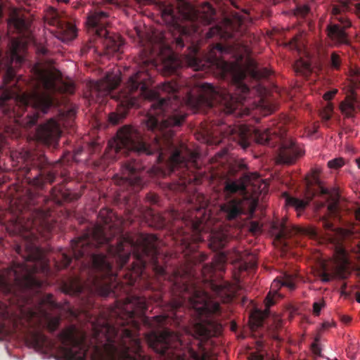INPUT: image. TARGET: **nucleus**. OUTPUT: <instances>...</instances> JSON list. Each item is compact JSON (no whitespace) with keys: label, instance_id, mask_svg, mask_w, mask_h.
I'll list each match as a JSON object with an SVG mask.
<instances>
[{"label":"nucleus","instance_id":"nucleus-25","mask_svg":"<svg viewBox=\"0 0 360 360\" xmlns=\"http://www.w3.org/2000/svg\"><path fill=\"white\" fill-rule=\"evenodd\" d=\"M271 73V72L266 68H255V69L252 70V72L253 77H255V79H266L269 76H270Z\"/></svg>","mask_w":360,"mask_h":360},{"label":"nucleus","instance_id":"nucleus-22","mask_svg":"<svg viewBox=\"0 0 360 360\" xmlns=\"http://www.w3.org/2000/svg\"><path fill=\"white\" fill-rule=\"evenodd\" d=\"M309 1L312 2V0H309L307 1V3H300L298 2L297 0H295L296 7L294 10V14L296 16L299 17H304L306 16L309 11H310V5Z\"/></svg>","mask_w":360,"mask_h":360},{"label":"nucleus","instance_id":"nucleus-47","mask_svg":"<svg viewBox=\"0 0 360 360\" xmlns=\"http://www.w3.org/2000/svg\"><path fill=\"white\" fill-rule=\"evenodd\" d=\"M29 204L30 205H34L35 204V200L32 198H30Z\"/></svg>","mask_w":360,"mask_h":360},{"label":"nucleus","instance_id":"nucleus-52","mask_svg":"<svg viewBox=\"0 0 360 360\" xmlns=\"http://www.w3.org/2000/svg\"><path fill=\"white\" fill-rule=\"evenodd\" d=\"M169 68H170L171 70H175V68H176V66H175V65H174V66H172V67H170Z\"/></svg>","mask_w":360,"mask_h":360},{"label":"nucleus","instance_id":"nucleus-16","mask_svg":"<svg viewBox=\"0 0 360 360\" xmlns=\"http://www.w3.org/2000/svg\"><path fill=\"white\" fill-rule=\"evenodd\" d=\"M60 134V124L55 119L51 118L37 127L34 138L37 141L50 146L57 143Z\"/></svg>","mask_w":360,"mask_h":360},{"label":"nucleus","instance_id":"nucleus-35","mask_svg":"<svg viewBox=\"0 0 360 360\" xmlns=\"http://www.w3.org/2000/svg\"><path fill=\"white\" fill-rule=\"evenodd\" d=\"M242 259H243L242 253L237 250H234V260L236 262H240Z\"/></svg>","mask_w":360,"mask_h":360},{"label":"nucleus","instance_id":"nucleus-19","mask_svg":"<svg viewBox=\"0 0 360 360\" xmlns=\"http://www.w3.org/2000/svg\"><path fill=\"white\" fill-rule=\"evenodd\" d=\"M340 110L347 118H353L360 110V101L354 94L347 95L340 103Z\"/></svg>","mask_w":360,"mask_h":360},{"label":"nucleus","instance_id":"nucleus-38","mask_svg":"<svg viewBox=\"0 0 360 360\" xmlns=\"http://www.w3.org/2000/svg\"><path fill=\"white\" fill-rule=\"evenodd\" d=\"M312 351L316 355H320L321 354V349L316 344L312 345Z\"/></svg>","mask_w":360,"mask_h":360},{"label":"nucleus","instance_id":"nucleus-27","mask_svg":"<svg viewBox=\"0 0 360 360\" xmlns=\"http://www.w3.org/2000/svg\"><path fill=\"white\" fill-rule=\"evenodd\" d=\"M330 64L332 68L339 70L341 65L340 56L336 53L333 52L330 55Z\"/></svg>","mask_w":360,"mask_h":360},{"label":"nucleus","instance_id":"nucleus-4","mask_svg":"<svg viewBox=\"0 0 360 360\" xmlns=\"http://www.w3.org/2000/svg\"><path fill=\"white\" fill-rule=\"evenodd\" d=\"M154 141L148 139L134 127L124 125L117 131L115 138L108 143V148L104 154V158L112 160L121 155H128L129 157L122 165L121 176L117 181L119 185L132 186L136 191L141 188L143 180L142 171L145 165L136 160V157L148 156L153 158L154 162L162 164L163 175L176 174L179 176V190L186 189L187 184L193 179L189 176L191 165L193 166L194 155L188 150H185L182 154L186 161V166L179 165L170 167L169 165V153L166 150L157 148Z\"/></svg>","mask_w":360,"mask_h":360},{"label":"nucleus","instance_id":"nucleus-49","mask_svg":"<svg viewBox=\"0 0 360 360\" xmlns=\"http://www.w3.org/2000/svg\"><path fill=\"white\" fill-rule=\"evenodd\" d=\"M16 251L18 254H21V248L20 247H18L17 249H16Z\"/></svg>","mask_w":360,"mask_h":360},{"label":"nucleus","instance_id":"nucleus-29","mask_svg":"<svg viewBox=\"0 0 360 360\" xmlns=\"http://www.w3.org/2000/svg\"><path fill=\"white\" fill-rule=\"evenodd\" d=\"M301 35H295L290 41V46L292 49H300L302 46V43L300 41Z\"/></svg>","mask_w":360,"mask_h":360},{"label":"nucleus","instance_id":"nucleus-46","mask_svg":"<svg viewBox=\"0 0 360 360\" xmlns=\"http://www.w3.org/2000/svg\"><path fill=\"white\" fill-rule=\"evenodd\" d=\"M146 288H148V289H150V288L152 289V288H153V287H152V285H151V282H150V281H148V283H147V285H146Z\"/></svg>","mask_w":360,"mask_h":360},{"label":"nucleus","instance_id":"nucleus-9","mask_svg":"<svg viewBox=\"0 0 360 360\" xmlns=\"http://www.w3.org/2000/svg\"><path fill=\"white\" fill-rule=\"evenodd\" d=\"M323 224L326 231L328 245L333 250L335 267L333 275L325 271L322 272L321 274V281L327 283L333 277L345 279L351 274L350 264L345 248V240L347 233L342 229L335 227L331 222L326 219L323 221Z\"/></svg>","mask_w":360,"mask_h":360},{"label":"nucleus","instance_id":"nucleus-14","mask_svg":"<svg viewBox=\"0 0 360 360\" xmlns=\"http://www.w3.org/2000/svg\"><path fill=\"white\" fill-rule=\"evenodd\" d=\"M51 211L47 208L37 207L33 212L26 216L18 217L15 229L19 233L34 234V231L51 232L53 228Z\"/></svg>","mask_w":360,"mask_h":360},{"label":"nucleus","instance_id":"nucleus-18","mask_svg":"<svg viewBox=\"0 0 360 360\" xmlns=\"http://www.w3.org/2000/svg\"><path fill=\"white\" fill-rule=\"evenodd\" d=\"M271 232L275 237V240L283 247H288V240L300 233L301 230L292 226L286 220L274 221L271 226Z\"/></svg>","mask_w":360,"mask_h":360},{"label":"nucleus","instance_id":"nucleus-26","mask_svg":"<svg viewBox=\"0 0 360 360\" xmlns=\"http://www.w3.org/2000/svg\"><path fill=\"white\" fill-rule=\"evenodd\" d=\"M75 37H76L75 30L70 25H68L67 33L63 34L61 37H58V38L61 41H65V42L71 41Z\"/></svg>","mask_w":360,"mask_h":360},{"label":"nucleus","instance_id":"nucleus-5","mask_svg":"<svg viewBox=\"0 0 360 360\" xmlns=\"http://www.w3.org/2000/svg\"><path fill=\"white\" fill-rule=\"evenodd\" d=\"M215 14V10L208 3L205 4L202 11H199L184 0H178L176 7L171 4L164 5L162 9L163 20L178 34L174 37L176 51L183 49L186 42H191L186 57L195 68L200 67V63L199 48L195 44V41L198 40L201 34L199 22L210 25L214 21Z\"/></svg>","mask_w":360,"mask_h":360},{"label":"nucleus","instance_id":"nucleus-36","mask_svg":"<svg viewBox=\"0 0 360 360\" xmlns=\"http://www.w3.org/2000/svg\"><path fill=\"white\" fill-rule=\"evenodd\" d=\"M333 108L334 107H333V103L330 102H328L327 104L326 105V106L323 108V110L333 114Z\"/></svg>","mask_w":360,"mask_h":360},{"label":"nucleus","instance_id":"nucleus-51","mask_svg":"<svg viewBox=\"0 0 360 360\" xmlns=\"http://www.w3.org/2000/svg\"><path fill=\"white\" fill-rule=\"evenodd\" d=\"M58 1H61V2H65V3H68L69 1V0H58Z\"/></svg>","mask_w":360,"mask_h":360},{"label":"nucleus","instance_id":"nucleus-43","mask_svg":"<svg viewBox=\"0 0 360 360\" xmlns=\"http://www.w3.org/2000/svg\"><path fill=\"white\" fill-rule=\"evenodd\" d=\"M356 300L357 302L360 303V292L356 294Z\"/></svg>","mask_w":360,"mask_h":360},{"label":"nucleus","instance_id":"nucleus-31","mask_svg":"<svg viewBox=\"0 0 360 360\" xmlns=\"http://www.w3.org/2000/svg\"><path fill=\"white\" fill-rule=\"evenodd\" d=\"M320 116L321 117V120H323V122H328L331 117H332V113L330 112H328L324 110H321L320 111Z\"/></svg>","mask_w":360,"mask_h":360},{"label":"nucleus","instance_id":"nucleus-33","mask_svg":"<svg viewBox=\"0 0 360 360\" xmlns=\"http://www.w3.org/2000/svg\"><path fill=\"white\" fill-rule=\"evenodd\" d=\"M337 90L334 89L333 91H327L323 95V98L325 101H330L336 94Z\"/></svg>","mask_w":360,"mask_h":360},{"label":"nucleus","instance_id":"nucleus-42","mask_svg":"<svg viewBox=\"0 0 360 360\" xmlns=\"http://www.w3.org/2000/svg\"><path fill=\"white\" fill-rule=\"evenodd\" d=\"M342 321H343L344 322H345V323H349V322H350V321H351V318H350V317H349V316H343V317H342Z\"/></svg>","mask_w":360,"mask_h":360},{"label":"nucleus","instance_id":"nucleus-3","mask_svg":"<svg viewBox=\"0 0 360 360\" xmlns=\"http://www.w3.org/2000/svg\"><path fill=\"white\" fill-rule=\"evenodd\" d=\"M20 41H11V56L6 62L0 52V72H3L2 85L0 86V124L8 121L30 129L38 121L40 112L45 114L53 105L50 92L56 90L54 77L50 72L35 65L32 75L28 78L15 80L12 66L13 60H22L20 55Z\"/></svg>","mask_w":360,"mask_h":360},{"label":"nucleus","instance_id":"nucleus-34","mask_svg":"<svg viewBox=\"0 0 360 360\" xmlns=\"http://www.w3.org/2000/svg\"><path fill=\"white\" fill-rule=\"evenodd\" d=\"M355 225L360 227V206L354 211Z\"/></svg>","mask_w":360,"mask_h":360},{"label":"nucleus","instance_id":"nucleus-24","mask_svg":"<svg viewBox=\"0 0 360 360\" xmlns=\"http://www.w3.org/2000/svg\"><path fill=\"white\" fill-rule=\"evenodd\" d=\"M264 316L262 312L256 311L250 316V324L252 329H256L262 326Z\"/></svg>","mask_w":360,"mask_h":360},{"label":"nucleus","instance_id":"nucleus-28","mask_svg":"<svg viewBox=\"0 0 360 360\" xmlns=\"http://www.w3.org/2000/svg\"><path fill=\"white\" fill-rule=\"evenodd\" d=\"M344 164L345 162L342 158H335L328 162V167L335 169L340 168Z\"/></svg>","mask_w":360,"mask_h":360},{"label":"nucleus","instance_id":"nucleus-50","mask_svg":"<svg viewBox=\"0 0 360 360\" xmlns=\"http://www.w3.org/2000/svg\"><path fill=\"white\" fill-rule=\"evenodd\" d=\"M240 167L241 169H244V168H245V167H246V165H245V164H241V165H240Z\"/></svg>","mask_w":360,"mask_h":360},{"label":"nucleus","instance_id":"nucleus-41","mask_svg":"<svg viewBox=\"0 0 360 360\" xmlns=\"http://www.w3.org/2000/svg\"><path fill=\"white\" fill-rule=\"evenodd\" d=\"M254 356L256 360H264V356L261 354H255Z\"/></svg>","mask_w":360,"mask_h":360},{"label":"nucleus","instance_id":"nucleus-21","mask_svg":"<svg viewBox=\"0 0 360 360\" xmlns=\"http://www.w3.org/2000/svg\"><path fill=\"white\" fill-rule=\"evenodd\" d=\"M228 243V237L224 233H214L210 241V248L214 251H219L225 248Z\"/></svg>","mask_w":360,"mask_h":360},{"label":"nucleus","instance_id":"nucleus-39","mask_svg":"<svg viewBox=\"0 0 360 360\" xmlns=\"http://www.w3.org/2000/svg\"><path fill=\"white\" fill-rule=\"evenodd\" d=\"M355 12L356 13V15L359 16V18H360V3H358V4H356L355 5Z\"/></svg>","mask_w":360,"mask_h":360},{"label":"nucleus","instance_id":"nucleus-20","mask_svg":"<svg viewBox=\"0 0 360 360\" xmlns=\"http://www.w3.org/2000/svg\"><path fill=\"white\" fill-rule=\"evenodd\" d=\"M8 25L13 27L18 33H23L28 31L30 23L24 17L14 13L9 18Z\"/></svg>","mask_w":360,"mask_h":360},{"label":"nucleus","instance_id":"nucleus-30","mask_svg":"<svg viewBox=\"0 0 360 360\" xmlns=\"http://www.w3.org/2000/svg\"><path fill=\"white\" fill-rule=\"evenodd\" d=\"M324 306V303L321 302H314L313 304V312L315 316H319L320 314V311L321 308Z\"/></svg>","mask_w":360,"mask_h":360},{"label":"nucleus","instance_id":"nucleus-11","mask_svg":"<svg viewBox=\"0 0 360 360\" xmlns=\"http://www.w3.org/2000/svg\"><path fill=\"white\" fill-rule=\"evenodd\" d=\"M315 185L307 184L305 199H300L292 197L285 193V202L288 206L293 207L297 212L305 210L309 202L316 197L319 198L315 201L316 211L326 207V212L337 216L339 210V196L331 195L328 189L324 188L317 177H314Z\"/></svg>","mask_w":360,"mask_h":360},{"label":"nucleus","instance_id":"nucleus-17","mask_svg":"<svg viewBox=\"0 0 360 360\" xmlns=\"http://www.w3.org/2000/svg\"><path fill=\"white\" fill-rule=\"evenodd\" d=\"M297 275L285 272L281 278L275 279L271 285V290L265 299V305L266 308L273 306L278 298L281 297V295L277 292V290L281 286H285L290 290L295 288V282Z\"/></svg>","mask_w":360,"mask_h":360},{"label":"nucleus","instance_id":"nucleus-13","mask_svg":"<svg viewBox=\"0 0 360 360\" xmlns=\"http://www.w3.org/2000/svg\"><path fill=\"white\" fill-rule=\"evenodd\" d=\"M352 1L341 0L333 6L331 13L335 21L327 25L326 32L330 39L337 45L349 44L345 30L352 26V22L345 13L349 11Z\"/></svg>","mask_w":360,"mask_h":360},{"label":"nucleus","instance_id":"nucleus-7","mask_svg":"<svg viewBox=\"0 0 360 360\" xmlns=\"http://www.w3.org/2000/svg\"><path fill=\"white\" fill-rule=\"evenodd\" d=\"M221 130L224 138L235 141L245 150L250 146L252 139L257 143L271 147L279 145L278 159L283 164H293L304 154L302 148L287 137L286 130L282 126L252 131L247 126L234 124L224 126Z\"/></svg>","mask_w":360,"mask_h":360},{"label":"nucleus","instance_id":"nucleus-53","mask_svg":"<svg viewBox=\"0 0 360 360\" xmlns=\"http://www.w3.org/2000/svg\"><path fill=\"white\" fill-rule=\"evenodd\" d=\"M42 53H43V54H46V50H45V49H43V50H42Z\"/></svg>","mask_w":360,"mask_h":360},{"label":"nucleus","instance_id":"nucleus-54","mask_svg":"<svg viewBox=\"0 0 360 360\" xmlns=\"http://www.w3.org/2000/svg\"><path fill=\"white\" fill-rule=\"evenodd\" d=\"M160 297H161L160 295H158V297H157V298H156V301H158V300H160Z\"/></svg>","mask_w":360,"mask_h":360},{"label":"nucleus","instance_id":"nucleus-48","mask_svg":"<svg viewBox=\"0 0 360 360\" xmlns=\"http://www.w3.org/2000/svg\"><path fill=\"white\" fill-rule=\"evenodd\" d=\"M330 326V324L328 323H325L323 324V328H328Z\"/></svg>","mask_w":360,"mask_h":360},{"label":"nucleus","instance_id":"nucleus-37","mask_svg":"<svg viewBox=\"0 0 360 360\" xmlns=\"http://www.w3.org/2000/svg\"><path fill=\"white\" fill-rule=\"evenodd\" d=\"M149 201L155 204L158 202V197L155 194H150L147 196Z\"/></svg>","mask_w":360,"mask_h":360},{"label":"nucleus","instance_id":"nucleus-15","mask_svg":"<svg viewBox=\"0 0 360 360\" xmlns=\"http://www.w3.org/2000/svg\"><path fill=\"white\" fill-rule=\"evenodd\" d=\"M203 279L208 283V285L214 295L219 297L223 302H226L232 299L233 291L231 284L227 281L216 283L212 279V275L215 270V265L213 264H205L202 268H199Z\"/></svg>","mask_w":360,"mask_h":360},{"label":"nucleus","instance_id":"nucleus-8","mask_svg":"<svg viewBox=\"0 0 360 360\" xmlns=\"http://www.w3.org/2000/svg\"><path fill=\"white\" fill-rule=\"evenodd\" d=\"M193 199L188 204L186 209L182 212L174 210L172 216L174 219L181 220V228L176 236V243L179 244L181 251L191 252L195 250V244L203 240L202 231V224L206 220V207L208 201L205 196L198 194L195 200L198 205L193 202Z\"/></svg>","mask_w":360,"mask_h":360},{"label":"nucleus","instance_id":"nucleus-10","mask_svg":"<svg viewBox=\"0 0 360 360\" xmlns=\"http://www.w3.org/2000/svg\"><path fill=\"white\" fill-rule=\"evenodd\" d=\"M261 181L260 176L257 173H245L238 180L226 181L224 191L226 201L221 205V210L225 214L226 219L231 221L236 219L243 213L245 210L244 197L230 198L231 196L236 193L245 195L248 193L247 188L249 186L256 187Z\"/></svg>","mask_w":360,"mask_h":360},{"label":"nucleus","instance_id":"nucleus-45","mask_svg":"<svg viewBox=\"0 0 360 360\" xmlns=\"http://www.w3.org/2000/svg\"><path fill=\"white\" fill-rule=\"evenodd\" d=\"M357 167L360 169V157L355 160Z\"/></svg>","mask_w":360,"mask_h":360},{"label":"nucleus","instance_id":"nucleus-6","mask_svg":"<svg viewBox=\"0 0 360 360\" xmlns=\"http://www.w3.org/2000/svg\"><path fill=\"white\" fill-rule=\"evenodd\" d=\"M82 150V148H77L74 155L67 152L54 162H50L43 153L26 151L23 155L25 166L22 172L29 184L38 188H42L46 184H52L60 176L61 183L53 187L51 192V198L56 204L60 205L63 202L77 200L81 194L65 188L63 183L69 179L70 160L77 161V157Z\"/></svg>","mask_w":360,"mask_h":360},{"label":"nucleus","instance_id":"nucleus-44","mask_svg":"<svg viewBox=\"0 0 360 360\" xmlns=\"http://www.w3.org/2000/svg\"><path fill=\"white\" fill-rule=\"evenodd\" d=\"M257 262H252L251 264H250V267L252 269H255L257 267Z\"/></svg>","mask_w":360,"mask_h":360},{"label":"nucleus","instance_id":"nucleus-2","mask_svg":"<svg viewBox=\"0 0 360 360\" xmlns=\"http://www.w3.org/2000/svg\"><path fill=\"white\" fill-rule=\"evenodd\" d=\"M215 37L222 41L210 47L204 56L205 60L220 70L221 77L231 82V89H234L237 96L225 87L216 88L208 83L197 84L182 94L179 84L173 81L161 84L157 89H150L152 76L148 69L156 65L152 59L145 60L143 66L129 78L120 91H115L120 83V77L108 74L93 84L91 96L100 103L104 102L108 96L117 101L116 112L108 116L112 124L123 120L129 108L139 107L142 101H148L150 109L145 120L148 131L144 136L154 141L159 150L163 148L169 153L170 167L176 164L185 167L186 162L182 153L188 149L183 144L176 146L173 138L186 121L187 106L196 111L214 108V111L237 117L249 114L248 109L243 108V101L250 91L244 82L247 77L246 69L236 63L225 60L223 56L232 54L238 62L242 60L250 52L252 36L247 31L243 18L236 15L233 18H224L220 25L209 27L205 37Z\"/></svg>","mask_w":360,"mask_h":360},{"label":"nucleus","instance_id":"nucleus-40","mask_svg":"<svg viewBox=\"0 0 360 360\" xmlns=\"http://www.w3.org/2000/svg\"><path fill=\"white\" fill-rule=\"evenodd\" d=\"M356 81L360 83V69L356 70Z\"/></svg>","mask_w":360,"mask_h":360},{"label":"nucleus","instance_id":"nucleus-12","mask_svg":"<svg viewBox=\"0 0 360 360\" xmlns=\"http://www.w3.org/2000/svg\"><path fill=\"white\" fill-rule=\"evenodd\" d=\"M109 14L108 12L96 9L90 13L87 18V24L95 29L96 34L100 37H104L105 51L104 54L112 56L115 53H120L124 46V41L117 34L110 35L106 29L108 25Z\"/></svg>","mask_w":360,"mask_h":360},{"label":"nucleus","instance_id":"nucleus-32","mask_svg":"<svg viewBox=\"0 0 360 360\" xmlns=\"http://www.w3.org/2000/svg\"><path fill=\"white\" fill-rule=\"evenodd\" d=\"M250 231L253 233H257L261 231V226L258 222L253 221L250 224Z\"/></svg>","mask_w":360,"mask_h":360},{"label":"nucleus","instance_id":"nucleus-23","mask_svg":"<svg viewBox=\"0 0 360 360\" xmlns=\"http://www.w3.org/2000/svg\"><path fill=\"white\" fill-rule=\"evenodd\" d=\"M294 70L297 74L307 77L310 72V65L307 62L298 60L294 65Z\"/></svg>","mask_w":360,"mask_h":360},{"label":"nucleus","instance_id":"nucleus-1","mask_svg":"<svg viewBox=\"0 0 360 360\" xmlns=\"http://www.w3.org/2000/svg\"><path fill=\"white\" fill-rule=\"evenodd\" d=\"M120 224L111 210L103 208L98 224L72 240L69 253L60 254L61 267L69 266L74 258L89 274L85 283L72 279L64 285L65 292L82 299L95 294L108 296L133 253L134 260L123 275L127 283L134 285L150 265L159 288L172 293L170 311L148 317L146 295H128L92 322L91 335L75 326L60 332L56 353H144L138 337L141 324L154 330L147 341L156 353H208L202 342L221 333L222 311L219 302L193 282L195 267L207 255L196 253L184 266L169 273L158 261L159 238L141 233L134 240L122 233Z\"/></svg>","mask_w":360,"mask_h":360}]
</instances>
